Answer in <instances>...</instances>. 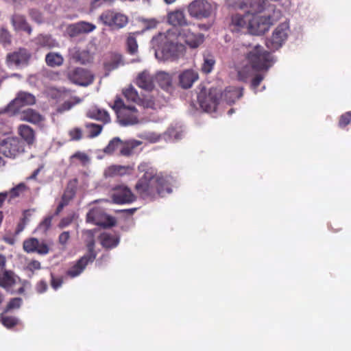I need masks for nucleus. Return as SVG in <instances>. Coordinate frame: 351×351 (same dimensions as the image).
Returning <instances> with one entry per match:
<instances>
[{"label":"nucleus","mask_w":351,"mask_h":351,"mask_svg":"<svg viewBox=\"0 0 351 351\" xmlns=\"http://www.w3.org/2000/svg\"><path fill=\"white\" fill-rule=\"evenodd\" d=\"M138 170L144 171V174L137 181L134 189L141 198L152 199L156 195L162 196L171 192V176L158 174L152 168L145 169L144 165H139Z\"/></svg>","instance_id":"nucleus-1"},{"label":"nucleus","mask_w":351,"mask_h":351,"mask_svg":"<svg viewBox=\"0 0 351 351\" xmlns=\"http://www.w3.org/2000/svg\"><path fill=\"white\" fill-rule=\"evenodd\" d=\"M152 45L156 47V56L164 60H173L182 55L184 46L168 41L167 36L159 34L152 40Z\"/></svg>","instance_id":"nucleus-2"},{"label":"nucleus","mask_w":351,"mask_h":351,"mask_svg":"<svg viewBox=\"0 0 351 351\" xmlns=\"http://www.w3.org/2000/svg\"><path fill=\"white\" fill-rule=\"evenodd\" d=\"M118 122L123 126L133 125L140 123V112L132 105H125L123 99L117 97L112 106Z\"/></svg>","instance_id":"nucleus-3"},{"label":"nucleus","mask_w":351,"mask_h":351,"mask_svg":"<svg viewBox=\"0 0 351 351\" xmlns=\"http://www.w3.org/2000/svg\"><path fill=\"white\" fill-rule=\"evenodd\" d=\"M252 68L256 71H267L272 64L271 53L259 45H256L246 56Z\"/></svg>","instance_id":"nucleus-4"},{"label":"nucleus","mask_w":351,"mask_h":351,"mask_svg":"<svg viewBox=\"0 0 351 351\" xmlns=\"http://www.w3.org/2000/svg\"><path fill=\"white\" fill-rule=\"evenodd\" d=\"M25 151V143L17 136L0 139V154L10 158H16Z\"/></svg>","instance_id":"nucleus-5"},{"label":"nucleus","mask_w":351,"mask_h":351,"mask_svg":"<svg viewBox=\"0 0 351 351\" xmlns=\"http://www.w3.org/2000/svg\"><path fill=\"white\" fill-rule=\"evenodd\" d=\"M215 10V5L207 0H193L187 6L189 16L197 20L209 18Z\"/></svg>","instance_id":"nucleus-6"},{"label":"nucleus","mask_w":351,"mask_h":351,"mask_svg":"<svg viewBox=\"0 0 351 351\" xmlns=\"http://www.w3.org/2000/svg\"><path fill=\"white\" fill-rule=\"evenodd\" d=\"M220 91L216 88L208 90L202 89L197 95V101L201 108L207 112H215L219 101Z\"/></svg>","instance_id":"nucleus-7"},{"label":"nucleus","mask_w":351,"mask_h":351,"mask_svg":"<svg viewBox=\"0 0 351 351\" xmlns=\"http://www.w3.org/2000/svg\"><path fill=\"white\" fill-rule=\"evenodd\" d=\"M289 32V25L287 23H280L274 31L270 38L266 40V46L271 51H276L280 48L287 39Z\"/></svg>","instance_id":"nucleus-8"},{"label":"nucleus","mask_w":351,"mask_h":351,"mask_svg":"<svg viewBox=\"0 0 351 351\" xmlns=\"http://www.w3.org/2000/svg\"><path fill=\"white\" fill-rule=\"evenodd\" d=\"M99 20L105 25L117 29L125 27L128 23V18L126 15L114 10H106L104 12L100 15Z\"/></svg>","instance_id":"nucleus-9"},{"label":"nucleus","mask_w":351,"mask_h":351,"mask_svg":"<svg viewBox=\"0 0 351 351\" xmlns=\"http://www.w3.org/2000/svg\"><path fill=\"white\" fill-rule=\"evenodd\" d=\"M86 221L104 228H109L116 224L113 217L106 214L101 208H93L86 215Z\"/></svg>","instance_id":"nucleus-10"},{"label":"nucleus","mask_w":351,"mask_h":351,"mask_svg":"<svg viewBox=\"0 0 351 351\" xmlns=\"http://www.w3.org/2000/svg\"><path fill=\"white\" fill-rule=\"evenodd\" d=\"M66 77L72 83L82 86H87L94 80V75L90 71L80 67L69 70Z\"/></svg>","instance_id":"nucleus-11"},{"label":"nucleus","mask_w":351,"mask_h":351,"mask_svg":"<svg viewBox=\"0 0 351 351\" xmlns=\"http://www.w3.org/2000/svg\"><path fill=\"white\" fill-rule=\"evenodd\" d=\"M271 25V19L266 16H251L247 30L252 34L260 35L267 32Z\"/></svg>","instance_id":"nucleus-12"},{"label":"nucleus","mask_w":351,"mask_h":351,"mask_svg":"<svg viewBox=\"0 0 351 351\" xmlns=\"http://www.w3.org/2000/svg\"><path fill=\"white\" fill-rule=\"evenodd\" d=\"M32 57L31 53L24 47H20L17 50L7 54L5 62L8 67L14 66L20 67L27 66Z\"/></svg>","instance_id":"nucleus-13"},{"label":"nucleus","mask_w":351,"mask_h":351,"mask_svg":"<svg viewBox=\"0 0 351 351\" xmlns=\"http://www.w3.org/2000/svg\"><path fill=\"white\" fill-rule=\"evenodd\" d=\"M112 202L117 204H130L136 201V197L125 185H117L113 188L111 195Z\"/></svg>","instance_id":"nucleus-14"},{"label":"nucleus","mask_w":351,"mask_h":351,"mask_svg":"<svg viewBox=\"0 0 351 351\" xmlns=\"http://www.w3.org/2000/svg\"><path fill=\"white\" fill-rule=\"evenodd\" d=\"M23 247L27 253H37L40 255H46L50 250V247L45 241H40L34 237L25 239L23 241Z\"/></svg>","instance_id":"nucleus-15"},{"label":"nucleus","mask_w":351,"mask_h":351,"mask_svg":"<svg viewBox=\"0 0 351 351\" xmlns=\"http://www.w3.org/2000/svg\"><path fill=\"white\" fill-rule=\"evenodd\" d=\"M35 103L36 97L34 95L27 92L21 91L17 94L16 98L7 106L12 110V112L15 113L21 107L34 105Z\"/></svg>","instance_id":"nucleus-16"},{"label":"nucleus","mask_w":351,"mask_h":351,"mask_svg":"<svg viewBox=\"0 0 351 351\" xmlns=\"http://www.w3.org/2000/svg\"><path fill=\"white\" fill-rule=\"evenodd\" d=\"M96 258V254H86L79 258L75 263L66 271L67 276L75 278L80 275L88 263H93Z\"/></svg>","instance_id":"nucleus-17"},{"label":"nucleus","mask_w":351,"mask_h":351,"mask_svg":"<svg viewBox=\"0 0 351 351\" xmlns=\"http://www.w3.org/2000/svg\"><path fill=\"white\" fill-rule=\"evenodd\" d=\"M179 37L189 47L195 49L204 42V35L201 33H194L189 28H183L179 32Z\"/></svg>","instance_id":"nucleus-18"},{"label":"nucleus","mask_w":351,"mask_h":351,"mask_svg":"<svg viewBox=\"0 0 351 351\" xmlns=\"http://www.w3.org/2000/svg\"><path fill=\"white\" fill-rule=\"evenodd\" d=\"M243 95V88L236 86H228L223 93L220 92L219 100H223L227 104H234L237 100Z\"/></svg>","instance_id":"nucleus-19"},{"label":"nucleus","mask_w":351,"mask_h":351,"mask_svg":"<svg viewBox=\"0 0 351 351\" xmlns=\"http://www.w3.org/2000/svg\"><path fill=\"white\" fill-rule=\"evenodd\" d=\"M123 95L125 98L130 101H132L138 105H143L146 108H153L154 103L152 100H149L145 103L139 97L137 90L132 86H130L123 90Z\"/></svg>","instance_id":"nucleus-20"},{"label":"nucleus","mask_w":351,"mask_h":351,"mask_svg":"<svg viewBox=\"0 0 351 351\" xmlns=\"http://www.w3.org/2000/svg\"><path fill=\"white\" fill-rule=\"evenodd\" d=\"M17 132L21 139L29 146H32L36 141V132L28 125L21 124L18 126Z\"/></svg>","instance_id":"nucleus-21"},{"label":"nucleus","mask_w":351,"mask_h":351,"mask_svg":"<svg viewBox=\"0 0 351 351\" xmlns=\"http://www.w3.org/2000/svg\"><path fill=\"white\" fill-rule=\"evenodd\" d=\"M199 78L198 73L193 70L187 69L179 75V84L184 89L191 88Z\"/></svg>","instance_id":"nucleus-22"},{"label":"nucleus","mask_w":351,"mask_h":351,"mask_svg":"<svg viewBox=\"0 0 351 351\" xmlns=\"http://www.w3.org/2000/svg\"><path fill=\"white\" fill-rule=\"evenodd\" d=\"M71 59L76 63L85 64L91 62L93 58L88 50L80 49L78 47H74L70 50Z\"/></svg>","instance_id":"nucleus-23"},{"label":"nucleus","mask_w":351,"mask_h":351,"mask_svg":"<svg viewBox=\"0 0 351 351\" xmlns=\"http://www.w3.org/2000/svg\"><path fill=\"white\" fill-rule=\"evenodd\" d=\"M135 82L139 88L147 91H152L154 88L153 77L146 71L138 73Z\"/></svg>","instance_id":"nucleus-24"},{"label":"nucleus","mask_w":351,"mask_h":351,"mask_svg":"<svg viewBox=\"0 0 351 351\" xmlns=\"http://www.w3.org/2000/svg\"><path fill=\"white\" fill-rule=\"evenodd\" d=\"M20 120L27 121L32 124H39L44 121V117L38 111L32 108H27L20 112Z\"/></svg>","instance_id":"nucleus-25"},{"label":"nucleus","mask_w":351,"mask_h":351,"mask_svg":"<svg viewBox=\"0 0 351 351\" xmlns=\"http://www.w3.org/2000/svg\"><path fill=\"white\" fill-rule=\"evenodd\" d=\"M95 27V25L92 23L81 21L69 25V32L71 36H75L81 34L91 32Z\"/></svg>","instance_id":"nucleus-26"},{"label":"nucleus","mask_w":351,"mask_h":351,"mask_svg":"<svg viewBox=\"0 0 351 351\" xmlns=\"http://www.w3.org/2000/svg\"><path fill=\"white\" fill-rule=\"evenodd\" d=\"M12 23L16 31H23L30 35L32 29L25 17L21 14H14L12 17Z\"/></svg>","instance_id":"nucleus-27"},{"label":"nucleus","mask_w":351,"mask_h":351,"mask_svg":"<svg viewBox=\"0 0 351 351\" xmlns=\"http://www.w3.org/2000/svg\"><path fill=\"white\" fill-rule=\"evenodd\" d=\"M78 180L74 178L69 180L67 184L66 188L61 197V202L68 205L69 202L74 198L76 194L77 186Z\"/></svg>","instance_id":"nucleus-28"},{"label":"nucleus","mask_w":351,"mask_h":351,"mask_svg":"<svg viewBox=\"0 0 351 351\" xmlns=\"http://www.w3.org/2000/svg\"><path fill=\"white\" fill-rule=\"evenodd\" d=\"M86 117L92 119L102 121L104 123H107L110 121L108 112L97 107L89 109L86 112Z\"/></svg>","instance_id":"nucleus-29"},{"label":"nucleus","mask_w":351,"mask_h":351,"mask_svg":"<svg viewBox=\"0 0 351 351\" xmlns=\"http://www.w3.org/2000/svg\"><path fill=\"white\" fill-rule=\"evenodd\" d=\"M168 22L173 26H183L187 24L184 11L176 10L169 12L167 16Z\"/></svg>","instance_id":"nucleus-30"},{"label":"nucleus","mask_w":351,"mask_h":351,"mask_svg":"<svg viewBox=\"0 0 351 351\" xmlns=\"http://www.w3.org/2000/svg\"><path fill=\"white\" fill-rule=\"evenodd\" d=\"M10 111H12V110L8 108V106L3 110H0V135L5 136L12 132L8 117L6 114V113Z\"/></svg>","instance_id":"nucleus-31"},{"label":"nucleus","mask_w":351,"mask_h":351,"mask_svg":"<svg viewBox=\"0 0 351 351\" xmlns=\"http://www.w3.org/2000/svg\"><path fill=\"white\" fill-rule=\"evenodd\" d=\"M265 5V0H247V2L245 3V7L248 8L247 12L250 16H256V14L262 12Z\"/></svg>","instance_id":"nucleus-32"},{"label":"nucleus","mask_w":351,"mask_h":351,"mask_svg":"<svg viewBox=\"0 0 351 351\" xmlns=\"http://www.w3.org/2000/svg\"><path fill=\"white\" fill-rule=\"evenodd\" d=\"M35 43L38 46L52 49L58 47V43L51 35L39 34L35 38Z\"/></svg>","instance_id":"nucleus-33"},{"label":"nucleus","mask_w":351,"mask_h":351,"mask_svg":"<svg viewBox=\"0 0 351 351\" xmlns=\"http://www.w3.org/2000/svg\"><path fill=\"white\" fill-rule=\"evenodd\" d=\"M156 80L163 90L168 92L172 90V77L169 73L163 71L159 72L156 76Z\"/></svg>","instance_id":"nucleus-34"},{"label":"nucleus","mask_w":351,"mask_h":351,"mask_svg":"<svg viewBox=\"0 0 351 351\" xmlns=\"http://www.w3.org/2000/svg\"><path fill=\"white\" fill-rule=\"evenodd\" d=\"M133 170L130 165H112L108 168V173L110 176H123L132 174Z\"/></svg>","instance_id":"nucleus-35"},{"label":"nucleus","mask_w":351,"mask_h":351,"mask_svg":"<svg viewBox=\"0 0 351 351\" xmlns=\"http://www.w3.org/2000/svg\"><path fill=\"white\" fill-rule=\"evenodd\" d=\"M251 16L247 12L244 15L236 14L232 16V24L237 27V30L242 28L247 29V23L250 20Z\"/></svg>","instance_id":"nucleus-36"},{"label":"nucleus","mask_w":351,"mask_h":351,"mask_svg":"<svg viewBox=\"0 0 351 351\" xmlns=\"http://www.w3.org/2000/svg\"><path fill=\"white\" fill-rule=\"evenodd\" d=\"M99 239L101 245L107 249L115 247L119 242V239L117 236L108 233L101 234Z\"/></svg>","instance_id":"nucleus-37"},{"label":"nucleus","mask_w":351,"mask_h":351,"mask_svg":"<svg viewBox=\"0 0 351 351\" xmlns=\"http://www.w3.org/2000/svg\"><path fill=\"white\" fill-rule=\"evenodd\" d=\"M95 232V230H84L82 231V234L86 237V245L88 250L87 253L97 255V253L95 250L94 237Z\"/></svg>","instance_id":"nucleus-38"},{"label":"nucleus","mask_w":351,"mask_h":351,"mask_svg":"<svg viewBox=\"0 0 351 351\" xmlns=\"http://www.w3.org/2000/svg\"><path fill=\"white\" fill-rule=\"evenodd\" d=\"M45 62L50 67L60 66L63 64L64 58L58 53L49 52L45 56Z\"/></svg>","instance_id":"nucleus-39"},{"label":"nucleus","mask_w":351,"mask_h":351,"mask_svg":"<svg viewBox=\"0 0 351 351\" xmlns=\"http://www.w3.org/2000/svg\"><path fill=\"white\" fill-rule=\"evenodd\" d=\"M122 141L119 137L113 138L108 143V145L104 149V152L108 155L120 152Z\"/></svg>","instance_id":"nucleus-40"},{"label":"nucleus","mask_w":351,"mask_h":351,"mask_svg":"<svg viewBox=\"0 0 351 351\" xmlns=\"http://www.w3.org/2000/svg\"><path fill=\"white\" fill-rule=\"evenodd\" d=\"M141 145L139 141H123L121 147L119 155L128 156L132 153V150L138 145Z\"/></svg>","instance_id":"nucleus-41"},{"label":"nucleus","mask_w":351,"mask_h":351,"mask_svg":"<svg viewBox=\"0 0 351 351\" xmlns=\"http://www.w3.org/2000/svg\"><path fill=\"white\" fill-rule=\"evenodd\" d=\"M127 51L131 55H134L138 51V44L135 37V33H130L126 40Z\"/></svg>","instance_id":"nucleus-42"},{"label":"nucleus","mask_w":351,"mask_h":351,"mask_svg":"<svg viewBox=\"0 0 351 351\" xmlns=\"http://www.w3.org/2000/svg\"><path fill=\"white\" fill-rule=\"evenodd\" d=\"M26 189L27 186L23 182L19 183L16 186L12 188L9 191H7L8 193V201L10 202L11 199L19 197L21 193L26 191Z\"/></svg>","instance_id":"nucleus-43"},{"label":"nucleus","mask_w":351,"mask_h":351,"mask_svg":"<svg viewBox=\"0 0 351 351\" xmlns=\"http://www.w3.org/2000/svg\"><path fill=\"white\" fill-rule=\"evenodd\" d=\"M84 126L88 130V137L90 138H95L99 136L103 130V125L93 123H86Z\"/></svg>","instance_id":"nucleus-44"},{"label":"nucleus","mask_w":351,"mask_h":351,"mask_svg":"<svg viewBox=\"0 0 351 351\" xmlns=\"http://www.w3.org/2000/svg\"><path fill=\"white\" fill-rule=\"evenodd\" d=\"M121 62V56L118 54H114L112 56L110 60L104 63V68L108 71H111L116 69L119 66Z\"/></svg>","instance_id":"nucleus-45"},{"label":"nucleus","mask_w":351,"mask_h":351,"mask_svg":"<svg viewBox=\"0 0 351 351\" xmlns=\"http://www.w3.org/2000/svg\"><path fill=\"white\" fill-rule=\"evenodd\" d=\"M14 283V279L10 271H5L1 276H0V286L8 287L12 286Z\"/></svg>","instance_id":"nucleus-46"},{"label":"nucleus","mask_w":351,"mask_h":351,"mask_svg":"<svg viewBox=\"0 0 351 351\" xmlns=\"http://www.w3.org/2000/svg\"><path fill=\"white\" fill-rule=\"evenodd\" d=\"M1 323L6 328H11L18 324L19 319L13 316L2 315Z\"/></svg>","instance_id":"nucleus-47"},{"label":"nucleus","mask_w":351,"mask_h":351,"mask_svg":"<svg viewBox=\"0 0 351 351\" xmlns=\"http://www.w3.org/2000/svg\"><path fill=\"white\" fill-rule=\"evenodd\" d=\"M68 134L71 141H78L82 138V130L75 127L70 130Z\"/></svg>","instance_id":"nucleus-48"},{"label":"nucleus","mask_w":351,"mask_h":351,"mask_svg":"<svg viewBox=\"0 0 351 351\" xmlns=\"http://www.w3.org/2000/svg\"><path fill=\"white\" fill-rule=\"evenodd\" d=\"M351 121V111L346 112V113L341 115L338 125L341 128H344L346 126L349 125Z\"/></svg>","instance_id":"nucleus-49"},{"label":"nucleus","mask_w":351,"mask_h":351,"mask_svg":"<svg viewBox=\"0 0 351 351\" xmlns=\"http://www.w3.org/2000/svg\"><path fill=\"white\" fill-rule=\"evenodd\" d=\"M23 300L20 298H14L10 300L5 308V312L12 309L19 308L22 304Z\"/></svg>","instance_id":"nucleus-50"},{"label":"nucleus","mask_w":351,"mask_h":351,"mask_svg":"<svg viewBox=\"0 0 351 351\" xmlns=\"http://www.w3.org/2000/svg\"><path fill=\"white\" fill-rule=\"evenodd\" d=\"M215 61L212 58H205L204 62L202 66V71L203 73L208 74L210 73L213 69Z\"/></svg>","instance_id":"nucleus-51"},{"label":"nucleus","mask_w":351,"mask_h":351,"mask_svg":"<svg viewBox=\"0 0 351 351\" xmlns=\"http://www.w3.org/2000/svg\"><path fill=\"white\" fill-rule=\"evenodd\" d=\"M29 14L31 19L38 23H41L43 21V17L41 12L36 9H30Z\"/></svg>","instance_id":"nucleus-52"},{"label":"nucleus","mask_w":351,"mask_h":351,"mask_svg":"<svg viewBox=\"0 0 351 351\" xmlns=\"http://www.w3.org/2000/svg\"><path fill=\"white\" fill-rule=\"evenodd\" d=\"M28 212H29L28 210L24 211L23 217L21 219V221H19V223L17 225V227H16V229L15 231L16 234H19L24 230L25 225L27 223V215Z\"/></svg>","instance_id":"nucleus-53"},{"label":"nucleus","mask_w":351,"mask_h":351,"mask_svg":"<svg viewBox=\"0 0 351 351\" xmlns=\"http://www.w3.org/2000/svg\"><path fill=\"white\" fill-rule=\"evenodd\" d=\"M51 286L53 289L56 290L62 286L63 283L62 277H55L53 274H51Z\"/></svg>","instance_id":"nucleus-54"},{"label":"nucleus","mask_w":351,"mask_h":351,"mask_svg":"<svg viewBox=\"0 0 351 351\" xmlns=\"http://www.w3.org/2000/svg\"><path fill=\"white\" fill-rule=\"evenodd\" d=\"M27 269L32 272L39 270L41 269L40 263L37 260H32L27 264Z\"/></svg>","instance_id":"nucleus-55"},{"label":"nucleus","mask_w":351,"mask_h":351,"mask_svg":"<svg viewBox=\"0 0 351 351\" xmlns=\"http://www.w3.org/2000/svg\"><path fill=\"white\" fill-rule=\"evenodd\" d=\"M69 239H70L69 232L64 231L59 235L58 241L61 245H64L66 244V243Z\"/></svg>","instance_id":"nucleus-56"},{"label":"nucleus","mask_w":351,"mask_h":351,"mask_svg":"<svg viewBox=\"0 0 351 351\" xmlns=\"http://www.w3.org/2000/svg\"><path fill=\"white\" fill-rule=\"evenodd\" d=\"M263 80V76L261 74H257L254 76V77L252 79L251 82V86L253 88H256L260 85L261 82Z\"/></svg>","instance_id":"nucleus-57"},{"label":"nucleus","mask_w":351,"mask_h":351,"mask_svg":"<svg viewBox=\"0 0 351 351\" xmlns=\"http://www.w3.org/2000/svg\"><path fill=\"white\" fill-rule=\"evenodd\" d=\"M47 289V284L44 280H40L36 285V291L39 293H43Z\"/></svg>","instance_id":"nucleus-58"},{"label":"nucleus","mask_w":351,"mask_h":351,"mask_svg":"<svg viewBox=\"0 0 351 351\" xmlns=\"http://www.w3.org/2000/svg\"><path fill=\"white\" fill-rule=\"evenodd\" d=\"M71 158H77L83 162H87L88 160V156L86 154L80 152L75 153L71 156Z\"/></svg>","instance_id":"nucleus-59"},{"label":"nucleus","mask_w":351,"mask_h":351,"mask_svg":"<svg viewBox=\"0 0 351 351\" xmlns=\"http://www.w3.org/2000/svg\"><path fill=\"white\" fill-rule=\"evenodd\" d=\"M72 107L73 104L71 101H65L58 108V111L59 112H63L70 110Z\"/></svg>","instance_id":"nucleus-60"},{"label":"nucleus","mask_w":351,"mask_h":351,"mask_svg":"<svg viewBox=\"0 0 351 351\" xmlns=\"http://www.w3.org/2000/svg\"><path fill=\"white\" fill-rule=\"evenodd\" d=\"M72 221V219L70 217H65L61 219L59 227L63 228L64 227L68 226Z\"/></svg>","instance_id":"nucleus-61"},{"label":"nucleus","mask_w":351,"mask_h":351,"mask_svg":"<svg viewBox=\"0 0 351 351\" xmlns=\"http://www.w3.org/2000/svg\"><path fill=\"white\" fill-rule=\"evenodd\" d=\"M146 139L151 143H156L160 139V136L156 134H149L147 136Z\"/></svg>","instance_id":"nucleus-62"},{"label":"nucleus","mask_w":351,"mask_h":351,"mask_svg":"<svg viewBox=\"0 0 351 351\" xmlns=\"http://www.w3.org/2000/svg\"><path fill=\"white\" fill-rule=\"evenodd\" d=\"M51 217H49L45 218L43 222L41 223L40 226H44L45 229H48L51 226Z\"/></svg>","instance_id":"nucleus-63"},{"label":"nucleus","mask_w":351,"mask_h":351,"mask_svg":"<svg viewBox=\"0 0 351 351\" xmlns=\"http://www.w3.org/2000/svg\"><path fill=\"white\" fill-rule=\"evenodd\" d=\"M8 197V193L7 191L0 193V208L2 207L4 202Z\"/></svg>","instance_id":"nucleus-64"}]
</instances>
